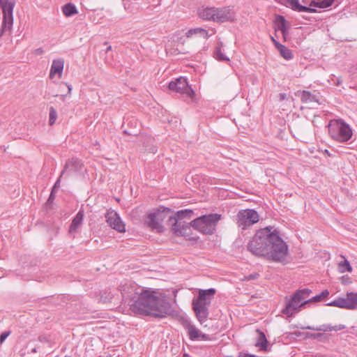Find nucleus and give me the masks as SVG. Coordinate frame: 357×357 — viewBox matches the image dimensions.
<instances>
[{
  "label": "nucleus",
  "mask_w": 357,
  "mask_h": 357,
  "mask_svg": "<svg viewBox=\"0 0 357 357\" xmlns=\"http://www.w3.org/2000/svg\"><path fill=\"white\" fill-rule=\"evenodd\" d=\"M248 250L257 257L273 261L284 260L288 247L279 236L277 229L267 227L258 230L247 245Z\"/></svg>",
  "instance_id": "f257e3e1"
},
{
  "label": "nucleus",
  "mask_w": 357,
  "mask_h": 357,
  "mask_svg": "<svg viewBox=\"0 0 357 357\" xmlns=\"http://www.w3.org/2000/svg\"><path fill=\"white\" fill-rule=\"evenodd\" d=\"M121 291L124 297L130 298V310L135 314L162 318L170 313L171 304L149 290L123 285Z\"/></svg>",
  "instance_id": "f03ea898"
},
{
  "label": "nucleus",
  "mask_w": 357,
  "mask_h": 357,
  "mask_svg": "<svg viewBox=\"0 0 357 357\" xmlns=\"http://www.w3.org/2000/svg\"><path fill=\"white\" fill-rule=\"evenodd\" d=\"M216 291L213 288L199 289L198 296L192 301V307L197 320L201 324L204 323L208 317V307Z\"/></svg>",
  "instance_id": "7ed1b4c3"
},
{
  "label": "nucleus",
  "mask_w": 357,
  "mask_h": 357,
  "mask_svg": "<svg viewBox=\"0 0 357 357\" xmlns=\"http://www.w3.org/2000/svg\"><path fill=\"white\" fill-rule=\"evenodd\" d=\"M193 212L191 210H181L174 216L169 218V222L172 225V231L178 236H185L190 234V225L183 220L184 218H190Z\"/></svg>",
  "instance_id": "20e7f679"
},
{
  "label": "nucleus",
  "mask_w": 357,
  "mask_h": 357,
  "mask_svg": "<svg viewBox=\"0 0 357 357\" xmlns=\"http://www.w3.org/2000/svg\"><path fill=\"white\" fill-rule=\"evenodd\" d=\"M220 218L221 215L217 213L202 215L193 220L190 222V226L201 233L212 234L215 231L216 225Z\"/></svg>",
  "instance_id": "39448f33"
},
{
  "label": "nucleus",
  "mask_w": 357,
  "mask_h": 357,
  "mask_svg": "<svg viewBox=\"0 0 357 357\" xmlns=\"http://www.w3.org/2000/svg\"><path fill=\"white\" fill-rule=\"evenodd\" d=\"M328 132L333 139L340 142H347L352 136L350 126L342 119L331 120L328 125Z\"/></svg>",
  "instance_id": "423d86ee"
},
{
  "label": "nucleus",
  "mask_w": 357,
  "mask_h": 357,
  "mask_svg": "<svg viewBox=\"0 0 357 357\" xmlns=\"http://www.w3.org/2000/svg\"><path fill=\"white\" fill-rule=\"evenodd\" d=\"M311 290L309 289H303L297 290L291 298L287 302L286 307L282 310V313L288 317L292 316L295 312L305 304L312 302V298L306 300L310 296Z\"/></svg>",
  "instance_id": "0eeeda50"
},
{
  "label": "nucleus",
  "mask_w": 357,
  "mask_h": 357,
  "mask_svg": "<svg viewBox=\"0 0 357 357\" xmlns=\"http://www.w3.org/2000/svg\"><path fill=\"white\" fill-rule=\"evenodd\" d=\"M259 220V215L254 209L241 210L236 215V224L242 229H247Z\"/></svg>",
  "instance_id": "6e6552de"
},
{
  "label": "nucleus",
  "mask_w": 357,
  "mask_h": 357,
  "mask_svg": "<svg viewBox=\"0 0 357 357\" xmlns=\"http://www.w3.org/2000/svg\"><path fill=\"white\" fill-rule=\"evenodd\" d=\"M326 305L350 310H357V293L348 292L344 296L339 297Z\"/></svg>",
  "instance_id": "1a4fd4ad"
},
{
  "label": "nucleus",
  "mask_w": 357,
  "mask_h": 357,
  "mask_svg": "<svg viewBox=\"0 0 357 357\" xmlns=\"http://www.w3.org/2000/svg\"><path fill=\"white\" fill-rule=\"evenodd\" d=\"M15 1L9 0H0V6L3 10V22L1 26V34L6 29L10 30L13 27V12L15 7Z\"/></svg>",
  "instance_id": "9d476101"
},
{
  "label": "nucleus",
  "mask_w": 357,
  "mask_h": 357,
  "mask_svg": "<svg viewBox=\"0 0 357 357\" xmlns=\"http://www.w3.org/2000/svg\"><path fill=\"white\" fill-rule=\"evenodd\" d=\"M165 218L164 211L157 210L154 212L149 213L144 220V224L151 230H155L158 232H162L164 228L162 222Z\"/></svg>",
  "instance_id": "9b49d317"
},
{
  "label": "nucleus",
  "mask_w": 357,
  "mask_h": 357,
  "mask_svg": "<svg viewBox=\"0 0 357 357\" xmlns=\"http://www.w3.org/2000/svg\"><path fill=\"white\" fill-rule=\"evenodd\" d=\"M181 323L183 328H185V330L187 331L188 335L190 340L207 341L210 340L208 335L203 333L195 325H193L188 318L182 317L181 319Z\"/></svg>",
  "instance_id": "f8f14e48"
},
{
  "label": "nucleus",
  "mask_w": 357,
  "mask_h": 357,
  "mask_svg": "<svg viewBox=\"0 0 357 357\" xmlns=\"http://www.w3.org/2000/svg\"><path fill=\"white\" fill-rule=\"evenodd\" d=\"M168 88L171 91L186 94L189 97L192 96L194 94V91L188 85L187 79L183 77L176 79L175 81L170 82Z\"/></svg>",
  "instance_id": "ddd939ff"
},
{
  "label": "nucleus",
  "mask_w": 357,
  "mask_h": 357,
  "mask_svg": "<svg viewBox=\"0 0 357 357\" xmlns=\"http://www.w3.org/2000/svg\"><path fill=\"white\" fill-rule=\"evenodd\" d=\"M105 218L107 223L112 229L119 232H125V224L115 211H108L105 214Z\"/></svg>",
  "instance_id": "4468645a"
},
{
  "label": "nucleus",
  "mask_w": 357,
  "mask_h": 357,
  "mask_svg": "<svg viewBox=\"0 0 357 357\" xmlns=\"http://www.w3.org/2000/svg\"><path fill=\"white\" fill-rule=\"evenodd\" d=\"M82 167V162L79 159L77 158L68 159L66 162L63 169L61 172V176H63L64 175H70L73 173L78 172L81 171Z\"/></svg>",
  "instance_id": "2eb2a0df"
},
{
  "label": "nucleus",
  "mask_w": 357,
  "mask_h": 357,
  "mask_svg": "<svg viewBox=\"0 0 357 357\" xmlns=\"http://www.w3.org/2000/svg\"><path fill=\"white\" fill-rule=\"evenodd\" d=\"M233 17L234 12L229 7L215 8L214 22L222 23L231 20Z\"/></svg>",
  "instance_id": "dca6fc26"
},
{
  "label": "nucleus",
  "mask_w": 357,
  "mask_h": 357,
  "mask_svg": "<svg viewBox=\"0 0 357 357\" xmlns=\"http://www.w3.org/2000/svg\"><path fill=\"white\" fill-rule=\"evenodd\" d=\"M278 3L291 8L297 12L315 13L316 9L302 6L299 3L298 0H275Z\"/></svg>",
  "instance_id": "f3484780"
},
{
  "label": "nucleus",
  "mask_w": 357,
  "mask_h": 357,
  "mask_svg": "<svg viewBox=\"0 0 357 357\" xmlns=\"http://www.w3.org/2000/svg\"><path fill=\"white\" fill-rule=\"evenodd\" d=\"M63 67L64 61L63 59H57L53 60L50 68V77L52 78L55 75L57 74L59 78H61L63 70Z\"/></svg>",
  "instance_id": "a211bd4d"
},
{
  "label": "nucleus",
  "mask_w": 357,
  "mask_h": 357,
  "mask_svg": "<svg viewBox=\"0 0 357 357\" xmlns=\"http://www.w3.org/2000/svg\"><path fill=\"white\" fill-rule=\"evenodd\" d=\"M215 7H202L198 10V15L204 20H215Z\"/></svg>",
  "instance_id": "6ab92c4d"
},
{
  "label": "nucleus",
  "mask_w": 357,
  "mask_h": 357,
  "mask_svg": "<svg viewBox=\"0 0 357 357\" xmlns=\"http://www.w3.org/2000/svg\"><path fill=\"white\" fill-rule=\"evenodd\" d=\"M344 328L345 327L343 325L331 326L330 325L323 324L321 326H317V327L308 326H306V327H303L302 328L303 329H307V330H312V331H316L326 332V331H340V330L344 329Z\"/></svg>",
  "instance_id": "aec40b11"
},
{
  "label": "nucleus",
  "mask_w": 357,
  "mask_h": 357,
  "mask_svg": "<svg viewBox=\"0 0 357 357\" xmlns=\"http://www.w3.org/2000/svg\"><path fill=\"white\" fill-rule=\"evenodd\" d=\"M301 100L303 103H317L321 104L319 97L316 94H312L310 91H303L301 93Z\"/></svg>",
  "instance_id": "412c9836"
},
{
  "label": "nucleus",
  "mask_w": 357,
  "mask_h": 357,
  "mask_svg": "<svg viewBox=\"0 0 357 357\" xmlns=\"http://www.w3.org/2000/svg\"><path fill=\"white\" fill-rule=\"evenodd\" d=\"M84 218V211L80 210L78 211L75 217L73 218L69 228L70 233H75L77 229L81 226Z\"/></svg>",
  "instance_id": "4be33fe9"
},
{
  "label": "nucleus",
  "mask_w": 357,
  "mask_h": 357,
  "mask_svg": "<svg viewBox=\"0 0 357 357\" xmlns=\"http://www.w3.org/2000/svg\"><path fill=\"white\" fill-rule=\"evenodd\" d=\"M195 34H199L204 38H208L209 37L208 31L206 29L199 27L189 29L186 32L185 35L188 38H189Z\"/></svg>",
  "instance_id": "5701e85b"
},
{
  "label": "nucleus",
  "mask_w": 357,
  "mask_h": 357,
  "mask_svg": "<svg viewBox=\"0 0 357 357\" xmlns=\"http://www.w3.org/2000/svg\"><path fill=\"white\" fill-rule=\"evenodd\" d=\"M335 0H322L320 1H312L310 3V7L314 8L315 7L320 8H326L331 6Z\"/></svg>",
  "instance_id": "b1692460"
},
{
  "label": "nucleus",
  "mask_w": 357,
  "mask_h": 357,
  "mask_svg": "<svg viewBox=\"0 0 357 357\" xmlns=\"http://www.w3.org/2000/svg\"><path fill=\"white\" fill-rule=\"evenodd\" d=\"M62 11H63V15L66 17H70V16L77 13V10L76 8V6L71 3L65 4L62 7Z\"/></svg>",
  "instance_id": "393cba45"
},
{
  "label": "nucleus",
  "mask_w": 357,
  "mask_h": 357,
  "mask_svg": "<svg viewBox=\"0 0 357 357\" xmlns=\"http://www.w3.org/2000/svg\"><path fill=\"white\" fill-rule=\"evenodd\" d=\"M222 43H220L214 50L213 56L218 61H229V59L222 52Z\"/></svg>",
  "instance_id": "a878e982"
},
{
  "label": "nucleus",
  "mask_w": 357,
  "mask_h": 357,
  "mask_svg": "<svg viewBox=\"0 0 357 357\" xmlns=\"http://www.w3.org/2000/svg\"><path fill=\"white\" fill-rule=\"evenodd\" d=\"M279 51L280 54L286 60H290L293 58V54L291 51L286 46L281 45L277 48Z\"/></svg>",
  "instance_id": "bb28decb"
},
{
  "label": "nucleus",
  "mask_w": 357,
  "mask_h": 357,
  "mask_svg": "<svg viewBox=\"0 0 357 357\" xmlns=\"http://www.w3.org/2000/svg\"><path fill=\"white\" fill-rule=\"evenodd\" d=\"M256 347H261L262 350H266L267 347V340L263 332H259L258 340L255 344Z\"/></svg>",
  "instance_id": "cd10ccee"
},
{
  "label": "nucleus",
  "mask_w": 357,
  "mask_h": 357,
  "mask_svg": "<svg viewBox=\"0 0 357 357\" xmlns=\"http://www.w3.org/2000/svg\"><path fill=\"white\" fill-rule=\"evenodd\" d=\"M338 268L340 272L341 273H344L345 271H352V267L351 266L349 262L347 259H344V261L339 263Z\"/></svg>",
  "instance_id": "c85d7f7f"
},
{
  "label": "nucleus",
  "mask_w": 357,
  "mask_h": 357,
  "mask_svg": "<svg viewBox=\"0 0 357 357\" xmlns=\"http://www.w3.org/2000/svg\"><path fill=\"white\" fill-rule=\"evenodd\" d=\"M56 119H57V112L54 107H51L50 108V113H49V124L50 126H52L55 123Z\"/></svg>",
  "instance_id": "c756f323"
},
{
  "label": "nucleus",
  "mask_w": 357,
  "mask_h": 357,
  "mask_svg": "<svg viewBox=\"0 0 357 357\" xmlns=\"http://www.w3.org/2000/svg\"><path fill=\"white\" fill-rule=\"evenodd\" d=\"M329 291L327 289H325L321 291V294L314 296L312 298V301L313 302H318L320 301L322 298H326L329 295Z\"/></svg>",
  "instance_id": "7c9ffc66"
},
{
  "label": "nucleus",
  "mask_w": 357,
  "mask_h": 357,
  "mask_svg": "<svg viewBox=\"0 0 357 357\" xmlns=\"http://www.w3.org/2000/svg\"><path fill=\"white\" fill-rule=\"evenodd\" d=\"M280 21L278 23L277 29L280 31L281 32H284V31L287 30L286 26V20L282 16H279Z\"/></svg>",
  "instance_id": "2f4dec72"
},
{
  "label": "nucleus",
  "mask_w": 357,
  "mask_h": 357,
  "mask_svg": "<svg viewBox=\"0 0 357 357\" xmlns=\"http://www.w3.org/2000/svg\"><path fill=\"white\" fill-rule=\"evenodd\" d=\"M259 277V274L258 273H253V274H250L248 275H246L244 277V280H256Z\"/></svg>",
  "instance_id": "473e14b6"
},
{
  "label": "nucleus",
  "mask_w": 357,
  "mask_h": 357,
  "mask_svg": "<svg viewBox=\"0 0 357 357\" xmlns=\"http://www.w3.org/2000/svg\"><path fill=\"white\" fill-rule=\"evenodd\" d=\"M342 283L344 284H348L351 283V279L347 275L342 276L341 278Z\"/></svg>",
  "instance_id": "72a5a7b5"
},
{
  "label": "nucleus",
  "mask_w": 357,
  "mask_h": 357,
  "mask_svg": "<svg viewBox=\"0 0 357 357\" xmlns=\"http://www.w3.org/2000/svg\"><path fill=\"white\" fill-rule=\"evenodd\" d=\"M62 176H59L56 183H54L52 190L55 192L56 190L59 189L60 188V183H61V178Z\"/></svg>",
  "instance_id": "f704fd0d"
},
{
  "label": "nucleus",
  "mask_w": 357,
  "mask_h": 357,
  "mask_svg": "<svg viewBox=\"0 0 357 357\" xmlns=\"http://www.w3.org/2000/svg\"><path fill=\"white\" fill-rule=\"evenodd\" d=\"M9 334V331L2 333L0 335V342L2 343L7 338Z\"/></svg>",
  "instance_id": "c9c22d12"
},
{
  "label": "nucleus",
  "mask_w": 357,
  "mask_h": 357,
  "mask_svg": "<svg viewBox=\"0 0 357 357\" xmlns=\"http://www.w3.org/2000/svg\"><path fill=\"white\" fill-rule=\"evenodd\" d=\"M33 53L35 55H41L44 53V50L42 47L37 48L33 50Z\"/></svg>",
  "instance_id": "e433bc0d"
},
{
  "label": "nucleus",
  "mask_w": 357,
  "mask_h": 357,
  "mask_svg": "<svg viewBox=\"0 0 357 357\" xmlns=\"http://www.w3.org/2000/svg\"><path fill=\"white\" fill-rule=\"evenodd\" d=\"M321 336H322L321 333H311V334H309L307 335V337H311V338H314V339H318Z\"/></svg>",
  "instance_id": "4c0bfd02"
},
{
  "label": "nucleus",
  "mask_w": 357,
  "mask_h": 357,
  "mask_svg": "<svg viewBox=\"0 0 357 357\" xmlns=\"http://www.w3.org/2000/svg\"><path fill=\"white\" fill-rule=\"evenodd\" d=\"M238 357H257V356L254 354L240 353Z\"/></svg>",
  "instance_id": "58836bf2"
},
{
  "label": "nucleus",
  "mask_w": 357,
  "mask_h": 357,
  "mask_svg": "<svg viewBox=\"0 0 357 357\" xmlns=\"http://www.w3.org/2000/svg\"><path fill=\"white\" fill-rule=\"evenodd\" d=\"M271 40H272L273 43L274 44V45H275L276 49L279 47V45H282L278 41H277L273 37L271 36Z\"/></svg>",
  "instance_id": "ea45409f"
},
{
  "label": "nucleus",
  "mask_w": 357,
  "mask_h": 357,
  "mask_svg": "<svg viewBox=\"0 0 357 357\" xmlns=\"http://www.w3.org/2000/svg\"><path fill=\"white\" fill-rule=\"evenodd\" d=\"M287 95L286 93H280L279 100L280 101H282V100H285L287 98Z\"/></svg>",
  "instance_id": "a19ab883"
},
{
  "label": "nucleus",
  "mask_w": 357,
  "mask_h": 357,
  "mask_svg": "<svg viewBox=\"0 0 357 357\" xmlns=\"http://www.w3.org/2000/svg\"><path fill=\"white\" fill-rule=\"evenodd\" d=\"M281 33L282 35V38H283L284 40L286 41L287 35H288L287 30L284 31V32H281Z\"/></svg>",
  "instance_id": "79ce46f5"
},
{
  "label": "nucleus",
  "mask_w": 357,
  "mask_h": 357,
  "mask_svg": "<svg viewBox=\"0 0 357 357\" xmlns=\"http://www.w3.org/2000/svg\"><path fill=\"white\" fill-rule=\"evenodd\" d=\"M303 3H304V6L310 7V3L312 1L310 0H303Z\"/></svg>",
  "instance_id": "37998d69"
},
{
  "label": "nucleus",
  "mask_w": 357,
  "mask_h": 357,
  "mask_svg": "<svg viewBox=\"0 0 357 357\" xmlns=\"http://www.w3.org/2000/svg\"><path fill=\"white\" fill-rule=\"evenodd\" d=\"M54 191H53V190H52V192H51V193H50V197H49L48 201H51L52 199L53 200V199H54Z\"/></svg>",
  "instance_id": "c03bdc74"
},
{
  "label": "nucleus",
  "mask_w": 357,
  "mask_h": 357,
  "mask_svg": "<svg viewBox=\"0 0 357 357\" xmlns=\"http://www.w3.org/2000/svg\"><path fill=\"white\" fill-rule=\"evenodd\" d=\"M64 85H66L68 87V93H70L72 90L71 85L68 84L67 83H64Z\"/></svg>",
  "instance_id": "a18cd8bd"
},
{
  "label": "nucleus",
  "mask_w": 357,
  "mask_h": 357,
  "mask_svg": "<svg viewBox=\"0 0 357 357\" xmlns=\"http://www.w3.org/2000/svg\"><path fill=\"white\" fill-rule=\"evenodd\" d=\"M112 46H111V45H109V46L107 47V49H106V51H105L106 54H107L109 52L112 51Z\"/></svg>",
  "instance_id": "49530a36"
},
{
  "label": "nucleus",
  "mask_w": 357,
  "mask_h": 357,
  "mask_svg": "<svg viewBox=\"0 0 357 357\" xmlns=\"http://www.w3.org/2000/svg\"><path fill=\"white\" fill-rule=\"evenodd\" d=\"M10 30H11V29H10V30L6 29V31H4L3 32V33L1 34V30H0V37H1V36L4 33V32H6V31H10Z\"/></svg>",
  "instance_id": "de8ad7c7"
},
{
  "label": "nucleus",
  "mask_w": 357,
  "mask_h": 357,
  "mask_svg": "<svg viewBox=\"0 0 357 357\" xmlns=\"http://www.w3.org/2000/svg\"><path fill=\"white\" fill-rule=\"evenodd\" d=\"M36 352H37L36 348H33L31 349V353H36Z\"/></svg>",
  "instance_id": "09e8293b"
},
{
  "label": "nucleus",
  "mask_w": 357,
  "mask_h": 357,
  "mask_svg": "<svg viewBox=\"0 0 357 357\" xmlns=\"http://www.w3.org/2000/svg\"><path fill=\"white\" fill-rule=\"evenodd\" d=\"M105 62L107 63H109V61H108L107 58H105Z\"/></svg>",
  "instance_id": "8fccbe9b"
},
{
  "label": "nucleus",
  "mask_w": 357,
  "mask_h": 357,
  "mask_svg": "<svg viewBox=\"0 0 357 357\" xmlns=\"http://www.w3.org/2000/svg\"><path fill=\"white\" fill-rule=\"evenodd\" d=\"M340 82H340V80H338L336 84H337V85H340Z\"/></svg>",
  "instance_id": "3c124183"
},
{
  "label": "nucleus",
  "mask_w": 357,
  "mask_h": 357,
  "mask_svg": "<svg viewBox=\"0 0 357 357\" xmlns=\"http://www.w3.org/2000/svg\"><path fill=\"white\" fill-rule=\"evenodd\" d=\"M184 357H188V355H187V354H185V355H184Z\"/></svg>",
  "instance_id": "603ef678"
}]
</instances>
